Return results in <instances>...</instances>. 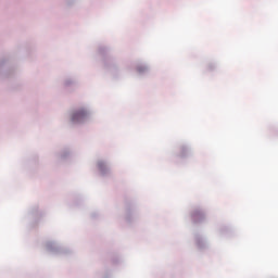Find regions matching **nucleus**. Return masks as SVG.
<instances>
[{"instance_id":"obj_2","label":"nucleus","mask_w":278,"mask_h":278,"mask_svg":"<svg viewBox=\"0 0 278 278\" xmlns=\"http://www.w3.org/2000/svg\"><path fill=\"white\" fill-rule=\"evenodd\" d=\"M192 218L197 223V220H201V219L205 218V215L201 211H194L192 213Z\"/></svg>"},{"instance_id":"obj_3","label":"nucleus","mask_w":278,"mask_h":278,"mask_svg":"<svg viewBox=\"0 0 278 278\" xmlns=\"http://www.w3.org/2000/svg\"><path fill=\"white\" fill-rule=\"evenodd\" d=\"M98 166H99V168H100L101 170H103V166H105V164H104L103 162H100V163H98Z\"/></svg>"},{"instance_id":"obj_1","label":"nucleus","mask_w":278,"mask_h":278,"mask_svg":"<svg viewBox=\"0 0 278 278\" xmlns=\"http://www.w3.org/2000/svg\"><path fill=\"white\" fill-rule=\"evenodd\" d=\"M87 116H88V111H86L85 109H81V110L73 113L72 121L74 123H77L79 121H84V118H86Z\"/></svg>"}]
</instances>
